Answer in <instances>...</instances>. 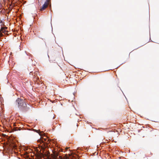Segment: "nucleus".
<instances>
[{
	"label": "nucleus",
	"mask_w": 159,
	"mask_h": 159,
	"mask_svg": "<svg viewBox=\"0 0 159 159\" xmlns=\"http://www.w3.org/2000/svg\"><path fill=\"white\" fill-rule=\"evenodd\" d=\"M15 104L18 107L24 111H26L28 110L26 104L24 101L19 98H18L15 102Z\"/></svg>",
	"instance_id": "obj_1"
},
{
	"label": "nucleus",
	"mask_w": 159,
	"mask_h": 159,
	"mask_svg": "<svg viewBox=\"0 0 159 159\" xmlns=\"http://www.w3.org/2000/svg\"><path fill=\"white\" fill-rule=\"evenodd\" d=\"M51 3V0H46L43 5L40 9V11H43L47 8L48 5Z\"/></svg>",
	"instance_id": "obj_2"
},
{
	"label": "nucleus",
	"mask_w": 159,
	"mask_h": 159,
	"mask_svg": "<svg viewBox=\"0 0 159 159\" xmlns=\"http://www.w3.org/2000/svg\"><path fill=\"white\" fill-rule=\"evenodd\" d=\"M31 73H32V75H33L34 77V78L35 79V80L36 81L37 80H38V72L37 71H35L34 73H33L32 72H30V74H31Z\"/></svg>",
	"instance_id": "obj_3"
},
{
	"label": "nucleus",
	"mask_w": 159,
	"mask_h": 159,
	"mask_svg": "<svg viewBox=\"0 0 159 159\" xmlns=\"http://www.w3.org/2000/svg\"><path fill=\"white\" fill-rule=\"evenodd\" d=\"M34 130L35 132L38 133L39 134V135L41 136H43V135L45 136V133H43V131H41V132L39 130H36V129H34Z\"/></svg>",
	"instance_id": "obj_4"
},
{
	"label": "nucleus",
	"mask_w": 159,
	"mask_h": 159,
	"mask_svg": "<svg viewBox=\"0 0 159 159\" xmlns=\"http://www.w3.org/2000/svg\"><path fill=\"white\" fill-rule=\"evenodd\" d=\"M7 29V27H2L1 28V30H0V33L2 32V33H4V34H6L7 33V31L6 30V29Z\"/></svg>",
	"instance_id": "obj_5"
},
{
	"label": "nucleus",
	"mask_w": 159,
	"mask_h": 159,
	"mask_svg": "<svg viewBox=\"0 0 159 159\" xmlns=\"http://www.w3.org/2000/svg\"><path fill=\"white\" fill-rule=\"evenodd\" d=\"M58 155L57 153H54L52 156V157L53 159H60L58 157Z\"/></svg>",
	"instance_id": "obj_6"
},
{
	"label": "nucleus",
	"mask_w": 159,
	"mask_h": 159,
	"mask_svg": "<svg viewBox=\"0 0 159 159\" xmlns=\"http://www.w3.org/2000/svg\"><path fill=\"white\" fill-rule=\"evenodd\" d=\"M47 140H48V139L47 138H46L43 139H41L40 140H38V141L39 142H42V143H43L44 142L47 141Z\"/></svg>",
	"instance_id": "obj_7"
},
{
	"label": "nucleus",
	"mask_w": 159,
	"mask_h": 159,
	"mask_svg": "<svg viewBox=\"0 0 159 159\" xmlns=\"http://www.w3.org/2000/svg\"><path fill=\"white\" fill-rule=\"evenodd\" d=\"M43 156V154L42 153H40V154L38 155V158H42V157Z\"/></svg>",
	"instance_id": "obj_8"
},
{
	"label": "nucleus",
	"mask_w": 159,
	"mask_h": 159,
	"mask_svg": "<svg viewBox=\"0 0 159 159\" xmlns=\"http://www.w3.org/2000/svg\"><path fill=\"white\" fill-rule=\"evenodd\" d=\"M2 6L1 4L0 3V10L2 8Z\"/></svg>",
	"instance_id": "obj_9"
},
{
	"label": "nucleus",
	"mask_w": 159,
	"mask_h": 159,
	"mask_svg": "<svg viewBox=\"0 0 159 159\" xmlns=\"http://www.w3.org/2000/svg\"><path fill=\"white\" fill-rule=\"evenodd\" d=\"M16 128H14V129H15V131H16V130H18V129H16ZM17 128L19 129V128Z\"/></svg>",
	"instance_id": "obj_10"
},
{
	"label": "nucleus",
	"mask_w": 159,
	"mask_h": 159,
	"mask_svg": "<svg viewBox=\"0 0 159 159\" xmlns=\"http://www.w3.org/2000/svg\"><path fill=\"white\" fill-rule=\"evenodd\" d=\"M0 35L1 37L3 36V35L2 33H1Z\"/></svg>",
	"instance_id": "obj_11"
}]
</instances>
